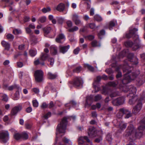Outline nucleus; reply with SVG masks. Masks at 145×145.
I'll use <instances>...</instances> for the list:
<instances>
[{"mask_svg": "<svg viewBox=\"0 0 145 145\" xmlns=\"http://www.w3.org/2000/svg\"><path fill=\"white\" fill-rule=\"evenodd\" d=\"M48 78L51 79L55 78L57 76L56 74H53L50 72H49L48 73Z\"/></svg>", "mask_w": 145, "mask_h": 145, "instance_id": "nucleus-27", "label": "nucleus"}, {"mask_svg": "<svg viewBox=\"0 0 145 145\" xmlns=\"http://www.w3.org/2000/svg\"><path fill=\"white\" fill-rule=\"evenodd\" d=\"M51 10V9L50 7H47L46 8H44L42 9V12L44 13L50 12Z\"/></svg>", "mask_w": 145, "mask_h": 145, "instance_id": "nucleus-49", "label": "nucleus"}, {"mask_svg": "<svg viewBox=\"0 0 145 145\" xmlns=\"http://www.w3.org/2000/svg\"><path fill=\"white\" fill-rule=\"evenodd\" d=\"M46 18L45 16H43L39 18V20L41 23H43L46 22Z\"/></svg>", "mask_w": 145, "mask_h": 145, "instance_id": "nucleus-47", "label": "nucleus"}, {"mask_svg": "<svg viewBox=\"0 0 145 145\" xmlns=\"http://www.w3.org/2000/svg\"><path fill=\"white\" fill-rule=\"evenodd\" d=\"M83 83L82 80L80 77H76L73 82V84L75 86L80 88L82 86Z\"/></svg>", "mask_w": 145, "mask_h": 145, "instance_id": "nucleus-13", "label": "nucleus"}, {"mask_svg": "<svg viewBox=\"0 0 145 145\" xmlns=\"http://www.w3.org/2000/svg\"><path fill=\"white\" fill-rule=\"evenodd\" d=\"M2 46L5 48V50L8 51L10 47V44L8 42L4 40H2L1 42Z\"/></svg>", "mask_w": 145, "mask_h": 145, "instance_id": "nucleus-17", "label": "nucleus"}, {"mask_svg": "<svg viewBox=\"0 0 145 145\" xmlns=\"http://www.w3.org/2000/svg\"><path fill=\"white\" fill-rule=\"evenodd\" d=\"M127 126V124L123 122H121L119 123V127L121 129H125Z\"/></svg>", "mask_w": 145, "mask_h": 145, "instance_id": "nucleus-32", "label": "nucleus"}, {"mask_svg": "<svg viewBox=\"0 0 145 145\" xmlns=\"http://www.w3.org/2000/svg\"><path fill=\"white\" fill-rule=\"evenodd\" d=\"M41 60H40V59H37L34 62V63L35 65H37L40 64L42 65H44V62H42L41 63L40 62V61Z\"/></svg>", "mask_w": 145, "mask_h": 145, "instance_id": "nucleus-39", "label": "nucleus"}, {"mask_svg": "<svg viewBox=\"0 0 145 145\" xmlns=\"http://www.w3.org/2000/svg\"><path fill=\"white\" fill-rule=\"evenodd\" d=\"M138 31L137 29L134 28L133 29L130 30L129 33L126 35V37L127 38L133 37L134 43L132 41H127L124 43L125 46L127 47H132V49L134 50H137L141 46L138 35L136 34V32Z\"/></svg>", "mask_w": 145, "mask_h": 145, "instance_id": "nucleus-2", "label": "nucleus"}, {"mask_svg": "<svg viewBox=\"0 0 145 145\" xmlns=\"http://www.w3.org/2000/svg\"><path fill=\"white\" fill-rule=\"evenodd\" d=\"M95 20L98 22H101L103 20L102 17L100 15L97 14L95 15L94 16Z\"/></svg>", "mask_w": 145, "mask_h": 145, "instance_id": "nucleus-28", "label": "nucleus"}, {"mask_svg": "<svg viewBox=\"0 0 145 145\" xmlns=\"http://www.w3.org/2000/svg\"><path fill=\"white\" fill-rule=\"evenodd\" d=\"M84 67L85 68H87L88 70L91 71H93L94 70L93 67L90 65L86 63L84 64Z\"/></svg>", "mask_w": 145, "mask_h": 145, "instance_id": "nucleus-31", "label": "nucleus"}, {"mask_svg": "<svg viewBox=\"0 0 145 145\" xmlns=\"http://www.w3.org/2000/svg\"><path fill=\"white\" fill-rule=\"evenodd\" d=\"M93 97L92 95L88 96L87 97L86 104L90 106L93 101Z\"/></svg>", "mask_w": 145, "mask_h": 145, "instance_id": "nucleus-20", "label": "nucleus"}, {"mask_svg": "<svg viewBox=\"0 0 145 145\" xmlns=\"http://www.w3.org/2000/svg\"><path fill=\"white\" fill-rule=\"evenodd\" d=\"M118 95V93L116 92L112 93L110 95L111 97H113L116 96Z\"/></svg>", "mask_w": 145, "mask_h": 145, "instance_id": "nucleus-61", "label": "nucleus"}, {"mask_svg": "<svg viewBox=\"0 0 145 145\" xmlns=\"http://www.w3.org/2000/svg\"><path fill=\"white\" fill-rule=\"evenodd\" d=\"M32 90L36 93H38L39 92V89L37 88H33L32 89Z\"/></svg>", "mask_w": 145, "mask_h": 145, "instance_id": "nucleus-62", "label": "nucleus"}, {"mask_svg": "<svg viewBox=\"0 0 145 145\" xmlns=\"http://www.w3.org/2000/svg\"><path fill=\"white\" fill-rule=\"evenodd\" d=\"M72 19L76 25L78 26L83 25L82 22L80 19L79 16L77 14L75 13L72 15Z\"/></svg>", "mask_w": 145, "mask_h": 145, "instance_id": "nucleus-11", "label": "nucleus"}, {"mask_svg": "<svg viewBox=\"0 0 145 145\" xmlns=\"http://www.w3.org/2000/svg\"><path fill=\"white\" fill-rule=\"evenodd\" d=\"M82 70V68L81 66H79L76 67L73 70L74 72L76 73H79Z\"/></svg>", "mask_w": 145, "mask_h": 145, "instance_id": "nucleus-45", "label": "nucleus"}, {"mask_svg": "<svg viewBox=\"0 0 145 145\" xmlns=\"http://www.w3.org/2000/svg\"><path fill=\"white\" fill-rule=\"evenodd\" d=\"M102 140V138L101 136L99 138H97L95 140V142L99 143Z\"/></svg>", "mask_w": 145, "mask_h": 145, "instance_id": "nucleus-60", "label": "nucleus"}, {"mask_svg": "<svg viewBox=\"0 0 145 145\" xmlns=\"http://www.w3.org/2000/svg\"><path fill=\"white\" fill-rule=\"evenodd\" d=\"M119 114H120L119 116H118V114L117 115L118 117L119 118H121L122 117L123 114H125V118H128L132 116V114L130 111L127 109L124 108L120 109Z\"/></svg>", "mask_w": 145, "mask_h": 145, "instance_id": "nucleus-6", "label": "nucleus"}, {"mask_svg": "<svg viewBox=\"0 0 145 145\" xmlns=\"http://www.w3.org/2000/svg\"><path fill=\"white\" fill-rule=\"evenodd\" d=\"M51 28L50 27H48L46 28H45L43 29V31L44 33L46 34H48L50 32L51 30Z\"/></svg>", "mask_w": 145, "mask_h": 145, "instance_id": "nucleus-38", "label": "nucleus"}, {"mask_svg": "<svg viewBox=\"0 0 145 145\" xmlns=\"http://www.w3.org/2000/svg\"><path fill=\"white\" fill-rule=\"evenodd\" d=\"M14 97V99L15 100H18L20 97L19 91H21L20 90L16 89Z\"/></svg>", "mask_w": 145, "mask_h": 145, "instance_id": "nucleus-29", "label": "nucleus"}, {"mask_svg": "<svg viewBox=\"0 0 145 145\" xmlns=\"http://www.w3.org/2000/svg\"><path fill=\"white\" fill-rule=\"evenodd\" d=\"M14 138L17 140H18L21 138V135L18 133H15L14 135Z\"/></svg>", "mask_w": 145, "mask_h": 145, "instance_id": "nucleus-37", "label": "nucleus"}, {"mask_svg": "<svg viewBox=\"0 0 145 145\" xmlns=\"http://www.w3.org/2000/svg\"><path fill=\"white\" fill-rule=\"evenodd\" d=\"M102 97L100 95H97L95 97V101H97L101 99Z\"/></svg>", "mask_w": 145, "mask_h": 145, "instance_id": "nucleus-48", "label": "nucleus"}, {"mask_svg": "<svg viewBox=\"0 0 145 145\" xmlns=\"http://www.w3.org/2000/svg\"><path fill=\"white\" fill-rule=\"evenodd\" d=\"M65 8V5L62 3H61L58 5L56 9L59 12H62L64 10Z\"/></svg>", "mask_w": 145, "mask_h": 145, "instance_id": "nucleus-21", "label": "nucleus"}, {"mask_svg": "<svg viewBox=\"0 0 145 145\" xmlns=\"http://www.w3.org/2000/svg\"><path fill=\"white\" fill-rule=\"evenodd\" d=\"M86 38L89 40H92L94 38V36L92 35H90L86 36Z\"/></svg>", "mask_w": 145, "mask_h": 145, "instance_id": "nucleus-57", "label": "nucleus"}, {"mask_svg": "<svg viewBox=\"0 0 145 145\" xmlns=\"http://www.w3.org/2000/svg\"><path fill=\"white\" fill-rule=\"evenodd\" d=\"M43 73L40 70L36 71L35 73V80L38 82H40L43 79Z\"/></svg>", "mask_w": 145, "mask_h": 145, "instance_id": "nucleus-9", "label": "nucleus"}, {"mask_svg": "<svg viewBox=\"0 0 145 145\" xmlns=\"http://www.w3.org/2000/svg\"><path fill=\"white\" fill-rule=\"evenodd\" d=\"M51 115V113L50 112H48L47 114H45L44 116V118L46 119H47L49 117H50Z\"/></svg>", "mask_w": 145, "mask_h": 145, "instance_id": "nucleus-55", "label": "nucleus"}, {"mask_svg": "<svg viewBox=\"0 0 145 145\" xmlns=\"http://www.w3.org/2000/svg\"><path fill=\"white\" fill-rule=\"evenodd\" d=\"M128 88L129 89V94L128 96L129 97H133L134 96H136L135 95L137 91L136 88L133 86H130Z\"/></svg>", "mask_w": 145, "mask_h": 145, "instance_id": "nucleus-15", "label": "nucleus"}, {"mask_svg": "<svg viewBox=\"0 0 145 145\" xmlns=\"http://www.w3.org/2000/svg\"><path fill=\"white\" fill-rule=\"evenodd\" d=\"M108 85L110 86L115 87L117 85V84L114 82H110L108 83Z\"/></svg>", "mask_w": 145, "mask_h": 145, "instance_id": "nucleus-54", "label": "nucleus"}, {"mask_svg": "<svg viewBox=\"0 0 145 145\" xmlns=\"http://www.w3.org/2000/svg\"><path fill=\"white\" fill-rule=\"evenodd\" d=\"M145 76H143V77L142 79L140 80H137L139 85H142L145 82Z\"/></svg>", "mask_w": 145, "mask_h": 145, "instance_id": "nucleus-41", "label": "nucleus"}, {"mask_svg": "<svg viewBox=\"0 0 145 145\" xmlns=\"http://www.w3.org/2000/svg\"><path fill=\"white\" fill-rule=\"evenodd\" d=\"M25 30L27 33L30 34L31 33V30L30 29L29 27H27L25 28Z\"/></svg>", "mask_w": 145, "mask_h": 145, "instance_id": "nucleus-64", "label": "nucleus"}, {"mask_svg": "<svg viewBox=\"0 0 145 145\" xmlns=\"http://www.w3.org/2000/svg\"><path fill=\"white\" fill-rule=\"evenodd\" d=\"M125 99L123 97H120L113 100L112 103L114 106H118L123 104L125 102Z\"/></svg>", "mask_w": 145, "mask_h": 145, "instance_id": "nucleus-12", "label": "nucleus"}, {"mask_svg": "<svg viewBox=\"0 0 145 145\" xmlns=\"http://www.w3.org/2000/svg\"><path fill=\"white\" fill-rule=\"evenodd\" d=\"M88 135L90 138L95 137L96 135V132L95 128L93 127H90L89 129Z\"/></svg>", "mask_w": 145, "mask_h": 145, "instance_id": "nucleus-14", "label": "nucleus"}, {"mask_svg": "<svg viewBox=\"0 0 145 145\" xmlns=\"http://www.w3.org/2000/svg\"><path fill=\"white\" fill-rule=\"evenodd\" d=\"M67 24L69 27H71L72 26V23L71 20H68L67 22Z\"/></svg>", "mask_w": 145, "mask_h": 145, "instance_id": "nucleus-56", "label": "nucleus"}, {"mask_svg": "<svg viewBox=\"0 0 145 145\" xmlns=\"http://www.w3.org/2000/svg\"><path fill=\"white\" fill-rule=\"evenodd\" d=\"M48 57V55L47 54L42 53L40 57V59L42 61H44L47 59Z\"/></svg>", "mask_w": 145, "mask_h": 145, "instance_id": "nucleus-33", "label": "nucleus"}, {"mask_svg": "<svg viewBox=\"0 0 145 145\" xmlns=\"http://www.w3.org/2000/svg\"><path fill=\"white\" fill-rule=\"evenodd\" d=\"M70 105H72V106H73L75 108V106L76 105V103L75 101H70L69 102V103L66 104L65 105V106L66 107L69 106H70Z\"/></svg>", "mask_w": 145, "mask_h": 145, "instance_id": "nucleus-35", "label": "nucleus"}, {"mask_svg": "<svg viewBox=\"0 0 145 145\" xmlns=\"http://www.w3.org/2000/svg\"><path fill=\"white\" fill-rule=\"evenodd\" d=\"M64 19L62 18H58L57 19V21L58 23L60 24H62L64 21Z\"/></svg>", "mask_w": 145, "mask_h": 145, "instance_id": "nucleus-58", "label": "nucleus"}, {"mask_svg": "<svg viewBox=\"0 0 145 145\" xmlns=\"http://www.w3.org/2000/svg\"><path fill=\"white\" fill-rule=\"evenodd\" d=\"M112 67L115 68V71L118 72L116 75V78H118L122 76L121 72L119 71V69L123 68V72L126 73L124 75V78L122 80V82L123 84H126L130 82L131 80H133L139 74V71H137L135 72L132 73L130 70H128L125 69L128 65L124 66L122 67L121 65H118L116 63L112 64Z\"/></svg>", "mask_w": 145, "mask_h": 145, "instance_id": "nucleus-1", "label": "nucleus"}, {"mask_svg": "<svg viewBox=\"0 0 145 145\" xmlns=\"http://www.w3.org/2000/svg\"><path fill=\"white\" fill-rule=\"evenodd\" d=\"M21 109L22 107L20 106L14 107L11 110V114L12 115H15L18 111L20 110Z\"/></svg>", "mask_w": 145, "mask_h": 145, "instance_id": "nucleus-18", "label": "nucleus"}, {"mask_svg": "<svg viewBox=\"0 0 145 145\" xmlns=\"http://www.w3.org/2000/svg\"><path fill=\"white\" fill-rule=\"evenodd\" d=\"M21 135V138L24 139H27L28 138V134L25 132H23L22 133Z\"/></svg>", "mask_w": 145, "mask_h": 145, "instance_id": "nucleus-36", "label": "nucleus"}, {"mask_svg": "<svg viewBox=\"0 0 145 145\" xmlns=\"http://www.w3.org/2000/svg\"><path fill=\"white\" fill-rule=\"evenodd\" d=\"M67 124V118L64 117L62 120L60 124L57 125L56 129L57 133L56 135L57 137L58 133H65L66 129V126Z\"/></svg>", "mask_w": 145, "mask_h": 145, "instance_id": "nucleus-4", "label": "nucleus"}, {"mask_svg": "<svg viewBox=\"0 0 145 145\" xmlns=\"http://www.w3.org/2000/svg\"><path fill=\"white\" fill-rule=\"evenodd\" d=\"M78 29V28L76 26H74L72 28H71L68 30L69 32H73L74 31H77Z\"/></svg>", "mask_w": 145, "mask_h": 145, "instance_id": "nucleus-40", "label": "nucleus"}, {"mask_svg": "<svg viewBox=\"0 0 145 145\" xmlns=\"http://www.w3.org/2000/svg\"><path fill=\"white\" fill-rule=\"evenodd\" d=\"M65 37L64 35L63 34H59L58 37L56 39V42L58 43H62L61 40L62 39H65Z\"/></svg>", "mask_w": 145, "mask_h": 145, "instance_id": "nucleus-24", "label": "nucleus"}, {"mask_svg": "<svg viewBox=\"0 0 145 145\" xmlns=\"http://www.w3.org/2000/svg\"><path fill=\"white\" fill-rule=\"evenodd\" d=\"M105 34V31L104 30H102L100 31V33L98 34V36L99 38H101V36L104 35Z\"/></svg>", "mask_w": 145, "mask_h": 145, "instance_id": "nucleus-52", "label": "nucleus"}, {"mask_svg": "<svg viewBox=\"0 0 145 145\" xmlns=\"http://www.w3.org/2000/svg\"><path fill=\"white\" fill-rule=\"evenodd\" d=\"M138 130L139 132L136 131L132 125H130L126 130L125 135L126 137H128L130 135L134 136L136 137L138 136H141L142 134L145 133V117L141 121L140 126L138 128Z\"/></svg>", "mask_w": 145, "mask_h": 145, "instance_id": "nucleus-3", "label": "nucleus"}, {"mask_svg": "<svg viewBox=\"0 0 145 145\" xmlns=\"http://www.w3.org/2000/svg\"><path fill=\"white\" fill-rule=\"evenodd\" d=\"M131 98L130 99L129 101V103L131 105H132L134 104L136 100L137 99V96H134L133 97H130Z\"/></svg>", "mask_w": 145, "mask_h": 145, "instance_id": "nucleus-25", "label": "nucleus"}, {"mask_svg": "<svg viewBox=\"0 0 145 145\" xmlns=\"http://www.w3.org/2000/svg\"><path fill=\"white\" fill-rule=\"evenodd\" d=\"M117 24L116 21L112 20L110 21L109 23L108 28L110 30H111L112 29V27H114Z\"/></svg>", "mask_w": 145, "mask_h": 145, "instance_id": "nucleus-26", "label": "nucleus"}, {"mask_svg": "<svg viewBox=\"0 0 145 145\" xmlns=\"http://www.w3.org/2000/svg\"><path fill=\"white\" fill-rule=\"evenodd\" d=\"M29 53L31 56L33 57L36 55L37 51L35 50H31L29 51Z\"/></svg>", "mask_w": 145, "mask_h": 145, "instance_id": "nucleus-42", "label": "nucleus"}, {"mask_svg": "<svg viewBox=\"0 0 145 145\" xmlns=\"http://www.w3.org/2000/svg\"><path fill=\"white\" fill-rule=\"evenodd\" d=\"M33 106L34 107H37L38 106V103L36 100H34L32 101Z\"/></svg>", "mask_w": 145, "mask_h": 145, "instance_id": "nucleus-53", "label": "nucleus"}, {"mask_svg": "<svg viewBox=\"0 0 145 145\" xmlns=\"http://www.w3.org/2000/svg\"><path fill=\"white\" fill-rule=\"evenodd\" d=\"M8 89L10 91L12 90L13 89H16L21 90L22 88L20 87L19 85L15 84L14 85L8 87Z\"/></svg>", "mask_w": 145, "mask_h": 145, "instance_id": "nucleus-23", "label": "nucleus"}, {"mask_svg": "<svg viewBox=\"0 0 145 145\" xmlns=\"http://www.w3.org/2000/svg\"><path fill=\"white\" fill-rule=\"evenodd\" d=\"M7 39L10 40H12L14 38V37L12 34L9 33L7 35Z\"/></svg>", "mask_w": 145, "mask_h": 145, "instance_id": "nucleus-43", "label": "nucleus"}, {"mask_svg": "<svg viewBox=\"0 0 145 145\" xmlns=\"http://www.w3.org/2000/svg\"><path fill=\"white\" fill-rule=\"evenodd\" d=\"M106 139L108 141L111 142L112 139V135L110 134H108L106 136Z\"/></svg>", "mask_w": 145, "mask_h": 145, "instance_id": "nucleus-44", "label": "nucleus"}, {"mask_svg": "<svg viewBox=\"0 0 145 145\" xmlns=\"http://www.w3.org/2000/svg\"><path fill=\"white\" fill-rule=\"evenodd\" d=\"M80 50V49L79 48H77L74 50L73 51V52L75 54H78Z\"/></svg>", "mask_w": 145, "mask_h": 145, "instance_id": "nucleus-63", "label": "nucleus"}, {"mask_svg": "<svg viewBox=\"0 0 145 145\" xmlns=\"http://www.w3.org/2000/svg\"><path fill=\"white\" fill-rule=\"evenodd\" d=\"M69 48L70 46L69 45L65 46H60V52L63 54H64L68 51Z\"/></svg>", "mask_w": 145, "mask_h": 145, "instance_id": "nucleus-19", "label": "nucleus"}, {"mask_svg": "<svg viewBox=\"0 0 145 145\" xmlns=\"http://www.w3.org/2000/svg\"><path fill=\"white\" fill-rule=\"evenodd\" d=\"M50 52L53 55H56L57 52V48L56 46H52L50 47Z\"/></svg>", "mask_w": 145, "mask_h": 145, "instance_id": "nucleus-22", "label": "nucleus"}, {"mask_svg": "<svg viewBox=\"0 0 145 145\" xmlns=\"http://www.w3.org/2000/svg\"><path fill=\"white\" fill-rule=\"evenodd\" d=\"M91 44L93 47H100L101 46L100 44L95 40L91 42Z\"/></svg>", "mask_w": 145, "mask_h": 145, "instance_id": "nucleus-30", "label": "nucleus"}, {"mask_svg": "<svg viewBox=\"0 0 145 145\" xmlns=\"http://www.w3.org/2000/svg\"><path fill=\"white\" fill-rule=\"evenodd\" d=\"M13 33L14 34L18 35L21 33V31L20 30L17 29H15L13 30Z\"/></svg>", "mask_w": 145, "mask_h": 145, "instance_id": "nucleus-51", "label": "nucleus"}, {"mask_svg": "<svg viewBox=\"0 0 145 145\" xmlns=\"http://www.w3.org/2000/svg\"><path fill=\"white\" fill-rule=\"evenodd\" d=\"M86 141L89 143L90 145H93L92 142L86 136L80 137L78 139V142L79 145H88Z\"/></svg>", "mask_w": 145, "mask_h": 145, "instance_id": "nucleus-7", "label": "nucleus"}, {"mask_svg": "<svg viewBox=\"0 0 145 145\" xmlns=\"http://www.w3.org/2000/svg\"><path fill=\"white\" fill-rule=\"evenodd\" d=\"M108 90L105 88H103V89L102 93L105 95L108 94Z\"/></svg>", "mask_w": 145, "mask_h": 145, "instance_id": "nucleus-50", "label": "nucleus"}, {"mask_svg": "<svg viewBox=\"0 0 145 145\" xmlns=\"http://www.w3.org/2000/svg\"><path fill=\"white\" fill-rule=\"evenodd\" d=\"M88 25L89 26V27H90V28L91 29H93L94 30L96 28V25L95 23H90L88 24Z\"/></svg>", "mask_w": 145, "mask_h": 145, "instance_id": "nucleus-46", "label": "nucleus"}, {"mask_svg": "<svg viewBox=\"0 0 145 145\" xmlns=\"http://www.w3.org/2000/svg\"><path fill=\"white\" fill-rule=\"evenodd\" d=\"M101 77L100 76H98L97 77L95 82L93 84V85L94 88L95 89V92H97L100 89V88L96 85L97 83L99 82L101 79Z\"/></svg>", "mask_w": 145, "mask_h": 145, "instance_id": "nucleus-16", "label": "nucleus"}, {"mask_svg": "<svg viewBox=\"0 0 145 145\" xmlns=\"http://www.w3.org/2000/svg\"><path fill=\"white\" fill-rule=\"evenodd\" d=\"M128 52V51L127 50H124L120 53V56L121 57H123L128 54V58L131 62H133V64L135 65L138 64V59L136 57H134V55L133 53H127Z\"/></svg>", "mask_w": 145, "mask_h": 145, "instance_id": "nucleus-5", "label": "nucleus"}, {"mask_svg": "<svg viewBox=\"0 0 145 145\" xmlns=\"http://www.w3.org/2000/svg\"><path fill=\"white\" fill-rule=\"evenodd\" d=\"M137 103L136 105L134 106L132 110V113L135 114H137L141 110L142 107V103L141 101H137Z\"/></svg>", "mask_w": 145, "mask_h": 145, "instance_id": "nucleus-10", "label": "nucleus"}, {"mask_svg": "<svg viewBox=\"0 0 145 145\" xmlns=\"http://www.w3.org/2000/svg\"><path fill=\"white\" fill-rule=\"evenodd\" d=\"M63 141L64 143L68 144L69 145H72V143L71 141L65 137L63 138Z\"/></svg>", "mask_w": 145, "mask_h": 145, "instance_id": "nucleus-34", "label": "nucleus"}, {"mask_svg": "<svg viewBox=\"0 0 145 145\" xmlns=\"http://www.w3.org/2000/svg\"><path fill=\"white\" fill-rule=\"evenodd\" d=\"M106 72L108 74L113 73V71L111 68L107 69L106 70Z\"/></svg>", "mask_w": 145, "mask_h": 145, "instance_id": "nucleus-59", "label": "nucleus"}, {"mask_svg": "<svg viewBox=\"0 0 145 145\" xmlns=\"http://www.w3.org/2000/svg\"><path fill=\"white\" fill-rule=\"evenodd\" d=\"M9 133L7 131L0 133V140L3 143H6L9 139Z\"/></svg>", "mask_w": 145, "mask_h": 145, "instance_id": "nucleus-8", "label": "nucleus"}]
</instances>
